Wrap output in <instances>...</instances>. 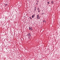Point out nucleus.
Wrapping results in <instances>:
<instances>
[{
	"label": "nucleus",
	"mask_w": 60,
	"mask_h": 60,
	"mask_svg": "<svg viewBox=\"0 0 60 60\" xmlns=\"http://www.w3.org/2000/svg\"><path fill=\"white\" fill-rule=\"evenodd\" d=\"M36 18L37 19H40V16L39 15V14L37 15Z\"/></svg>",
	"instance_id": "1"
},
{
	"label": "nucleus",
	"mask_w": 60,
	"mask_h": 60,
	"mask_svg": "<svg viewBox=\"0 0 60 60\" xmlns=\"http://www.w3.org/2000/svg\"><path fill=\"white\" fill-rule=\"evenodd\" d=\"M27 35L28 36V37H31V34L30 33H29L28 34H27Z\"/></svg>",
	"instance_id": "2"
},
{
	"label": "nucleus",
	"mask_w": 60,
	"mask_h": 60,
	"mask_svg": "<svg viewBox=\"0 0 60 60\" xmlns=\"http://www.w3.org/2000/svg\"><path fill=\"white\" fill-rule=\"evenodd\" d=\"M35 14H34L33 15H32V18H33L34 17V16H35Z\"/></svg>",
	"instance_id": "3"
},
{
	"label": "nucleus",
	"mask_w": 60,
	"mask_h": 60,
	"mask_svg": "<svg viewBox=\"0 0 60 60\" xmlns=\"http://www.w3.org/2000/svg\"><path fill=\"white\" fill-rule=\"evenodd\" d=\"M31 28H32V27H31V28H30V27H29V30H31Z\"/></svg>",
	"instance_id": "4"
},
{
	"label": "nucleus",
	"mask_w": 60,
	"mask_h": 60,
	"mask_svg": "<svg viewBox=\"0 0 60 60\" xmlns=\"http://www.w3.org/2000/svg\"><path fill=\"white\" fill-rule=\"evenodd\" d=\"M51 4H53V3H54V1H51Z\"/></svg>",
	"instance_id": "5"
},
{
	"label": "nucleus",
	"mask_w": 60,
	"mask_h": 60,
	"mask_svg": "<svg viewBox=\"0 0 60 60\" xmlns=\"http://www.w3.org/2000/svg\"><path fill=\"white\" fill-rule=\"evenodd\" d=\"M47 3L48 4H50L49 3V2H47Z\"/></svg>",
	"instance_id": "6"
},
{
	"label": "nucleus",
	"mask_w": 60,
	"mask_h": 60,
	"mask_svg": "<svg viewBox=\"0 0 60 60\" xmlns=\"http://www.w3.org/2000/svg\"><path fill=\"white\" fill-rule=\"evenodd\" d=\"M37 10H38V11H40V9H39V8H38Z\"/></svg>",
	"instance_id": "7"
},
{
	"label": "nucleus",
	"mask_w": 60,
	"mask_h": 60,
	"mask_svg": "<svg viewBox=\"0 0 60 60\" xmlns=\"http://www.w3.org/2000/svg\"><path fill=\"white\" fill-rule=\"evenodd\" d=\"M36 9L35 8H34V11H36Z\"/></svg>",
	"instance_id": "8"
},
{
	"label": "nucleus",
	"mask_w": 60,
	"mask_h": 60,
	"mask_svg": "<svg viewBox=\"0 0 60 60\" xmlns=\"http://www.w3.org/2000/svg\"><path fill=\"white\" fill-rule=\"evenodd\" d=\"M45 22V23H46V21H45V20H44L43 21V22Z\"/></svg>",
	"instance_id": "9"
},
{
	"label": "nucleus",
	"mask_w": 60,
	"mask_h": 60,
	"mask_svg": "<svg viewBox=\"0 0 60 60\" xmlns=\"http://www.w3.org/2000/svg\"><path fill=\"white\" fill-rule=\"evenodd\" d=\"M29 19H32V18H31V17H30L29 18Z\"/></svg>",
	"instance_id": "10"
},
{
	"label": "nucleus",
	"mask_w": 60,
	"mask_h": 60,
	"mask_svg": "<svg viewBox=\"0 0 60 60\" xmlns=\"http://www.w3.org/2000/svg\"><path fill=\"white\" fill-rule=\"evenodd\" d=\"M41 11V10H40V11H38V12H39V13H40V11Z\"/></svg>",
	"instance_id": "11"
},
{
	"label": "nucleus",
	"mask_w": 60,
	"mask_h": 60,
	"mask_svg": "<svg viewBox=\"0 0 60 60\" xmlns=\"http://www.w3.org/2000/svg\"><path fill=\"white\" fill-rule=\"evenodd\" d=\"M5 4L6 6H7V5H8V4Z\"/></svg>",
	"instance_id": "12"
},
{
	"label": "nucleus",
	"mask_w": 60,
	"mask_h": 60,
	"mask_svg": "<svg viewBox=\"0 0 60 60\" xmlns=\"http://www.w3.org/2000/svg\"><path fill=\"white\" fill-rule=\"evenodd\" d=\"M36 4L37 5H38V3H36Z\"/></svg>",
	"instance_id": "13"
},
{
	"label": "nucleus",
	"mask_w": 60,
	"mask_h": 60,
	"mask_svg": "<svg viewBox=\"0 0 60 60\" xmlns=\"http://www.w3.org/2000/svg\"><path fill=\"white\" fill-rule=\"evenodd\" d=\"M44 14V13H42V15H43Z\"/></svg>",
	"instance_id": "14"
},
{
	"label": "nucleus",
	"mask_w": 60,
	"mask_h": 60,
	"mask_svg": "<svg viewBox=\"0 0 60 60\" xmlns=\"http://www.w3.org/2000/svg\"><path fill=\"white\" fill-rule=\"evenodd\" d=\"M30 30H31V31L32 30H33V29H32V28H31V29H30Z\"/></svg>",
	"instance_id": "15"
},
{
	"label": "nucleus",
	"mask_w": 60,
	"mask_h": 60,
	"mask_svg": "<svg viewBox=\"0 0 60 60\" xmlns=\"http://www.w3.org/2000/svg\"><path fill=\"white\" fill-rule=\"evenodd\" d=\"M35 9H36V7H35Z\"/></svg>",
	"instance_id": "16"
},
{
	"label": "nucleus",
	"mask_w": 60,
	"mask_h": 60,
	"mask_svg": "<svg viewBox=\"0 0 60 60\" xmlns=\"http://www.w3.org/2000/svg\"><path fill=\"white\" fill-rule=\"evenodd\" d=\"M37 3H38V1H37Z\"/></svg>",
	"instance_id": "17"
},
{
	"label": "nucleus",
	"mask_w": 60,
	"mask_h": 60,
	"mask_svg": "<svg viewBox=\"0 0 60 60\" xmlns=\"http://www.w3.org/2000/svg\"><path fill=\"white\" fill-rule=\"evenodd\" d=\"M27 0V1H28V0Z\"/></svg>",
	"instance_id": "18"
},
{
	"label": "nucleus",
	"mask_w": 60,
	"mask_h": 60,
	"mask_svg": "<svg viewBox=\"0 0 60 60\" xmlns=\"http://www.w3.org/2000/svg\"><path fill=\"white\" fill-rule=\"evenodd\" d=\"M42 11H43V10H42Z\"/></svg>",
	"instance_id": "19"
}]
</instances>
